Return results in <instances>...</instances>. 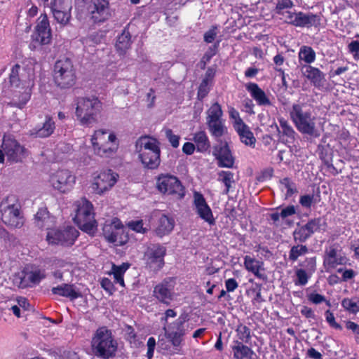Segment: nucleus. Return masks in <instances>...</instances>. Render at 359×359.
<instances>
[{"label":"nucleus","mask_w":359,"mask_h":359,"mask_svg":"<svg viewBox=\"0 0 359 359\" xmlns=\"http://www.w3.org/2000/svg\"><path fill=\"white\" fill-rule=\"evenodd\" d=\"M213 154L218 160V165L222 168H232L234 158L226 142H221L214 149Z\"/></svg>","instance_id":"obj_24"},{"label":"nucleus","mask_w":359,"mask_h":359,"mask_svg":"<svg viewBox=\"0 0 359 359\" xmlns=\"http://www.w3.org/2000/svg\"><path fill=\"white\" fill-rule=\"evenodd\" d=\"M36 27L35 40L41 44H49L52 35L49 21L46 15H41Z\"/></svg>","instance_id":"obj_25"},{"label":"nucleus","mask_w":359,"mask_h":359,"mask_svg":"<svg viewBox=\"0 0 359 359\" xmlns=\"http://www.w3.org/2000/svg\"><path fill=\"white\" fill-rule=\"evenodd\" d=\"M302 266L305 268L306 272L312 275L316 269V257L306 258L303 262Z\"/></svg>","instance_id":"obj_54"},{"label":"nucleus","mask_w":359,"mask_h":359,"mask_svg":"<svg viewBox=\"0 0 359 359\" xmlns=\"http://www.w3.org/2000/svg\"><path fill=\"white\" fill-rule=\"evenodd\" d=\"M128 226L137 233H144L148 231L147 227H144L142 220L132 221L129 222Z\"/></svg>","instance_id":"obj_58"},{"label":"nucleus","mask_w":359,"mask_h":359,"mask_svg":"<svg viewBox=\"0 0 359 359\" xmlns=\"http://www.w3.org/2000/svg\"><path fill=\"white\" fill-rule=\"evenodd\" d=\"M126 339L133 347H138L141 342L137 339L136 334L131 327H128L126 331Z\"/></svg>","instance_id":"obj_55"},{"label":"nucleus","mask_w":359,"mask_h":359,"mask_svg":"<svg viewBox=\"0 0 359 359\" xmlns=\"http://www.w3.org/2000/svg\"><path fill=\"white\" fill-rule=\"evenodd\" d=\"M211 86L212 85H210L205 82L202 81L198 88V97L200 100L204 98L208 94Z\"/></svg>","instance_id":"obj_60"},{"label":"nucleus","mask_w":359,"mask_h":359,"mask_svg":"<svg viewBox=\"0 0 359 359\" xmlns=\"http://www.w3.org/2000/svg\"><path fill=\"white\" fill-rule=\"evenodd\" d=\"M280 184L281 190L285 191L286 197H290L296 191L294 184L287 177L281 180Z\"/></svg>","instance_id":"obj_46"},{"label":"nucleus","mask_w":359,"mask_h":359,"mask_svg":"<svg viewBox=\"0 0 359 359\" xmlns=\"http://www.w3.org/2000/svg\"><path fill=\"white\" fill-rule=\"evenodd\" d=\"M51 291L54 294L65 297L72 300L81 297L80 292L76 290L72 285L69 284H62L57 287H53Z\"/></svg>","instance_id":"obj_33"},{"label":"nucleus","mask_w":359,"mask_h":359,"mask_svg":"<svg viewBox=\"0 0 359 359\" xmlns=\"http://www.w3.org/2000/svg\"><path fill=\"white\" fill-rule=\"evenodd\" d=\"M136 151L144 168L156 169L161 163V150L156 139L149 137H140L135 144Z\"/></svg>","instance_id":"obj_6"},{"label":"nucleus","mask_w":359,"mask_h":359,"mask_svg":"<svg viewBox=\"0 0 359 359\" xmlns=\"http://www.w3.org/2000/svg\"><path fill=\"white\" fill-rule=\"evenodd\" d=\"M0 149V163H4L5 157L10 163L22 162L29 155L28 150L21 144L11 133H6L3 137Z\"/></svg>","instance_id":"obj_9"},{"label":"nucleus","mask_w":359,"mask_h":359,"mask_svg":"<svg viewBox=\"0 0 359 359\" xmlns=\"http://www.w3.org/2000/svg\"><path fill=\"white\" fill-rule=\"evenodd\" d=\"M35 65L29 62L25 67L14 65L10 73V104L22 109L31 98L34 86Z\"/></svg>","instance_id":"obj_1"},{"label":"nucleus","mask_w":359,"mask_h":359,"mask_svg":"<svg viewBox=\"0 0 359 359\" xmlns=\"http://www.w3.org/2000/svg\"><path fill=\"white\" fill-rule=\"evenodd\" d=\"M79 236V231L72 226L63 229H51L47 232L46 240L49 244L72 245Z\"/></svg>","instance_id":"obj_17"},{"label":"nucleus","mask_w":359,"mask_h":359,"mask_svg":"<svg viewBox=\"0 0 359 359\" xmlns=\"http://www.w3.org/2000/svg\"><path fill=\"white\" fill-rule=\"evenodd\" d=\"M46 277V272L45 269L34 267L31 270L24 271L23 276L20 277L19 287L25 288L33 285H37Z\"/></svg>","instance_id":"obj_23"},{"label":"nucleus","mask_w":359,"mask_h":359,"mask_svg":"<svg viewBox=\"0 0 359 359\" xmlns=\"http://www.w3.org/2000/svg\"><path fill=\"white\" fill-rule=\"evenodd\" d=\"M348 51L353 55L355 59L359 58V40L352 41L348 45Z\"/></svg>","instance_id":"obj_59"},{"label":"nucleus","mask_w":359,"mask_h":359,"mask_svg":"<svg viewBox=\"0 0 359 359\" xmlns=\"http://www.w3.org/2000/svg\"><path fill=\"white\" fill-rule=\"evenodd\" d=\"M118 177L111 170L94 172L90 188L97 194H103L116 184Z\"/></svg>","instance_id":"obj_16"},{"label":"nucleus","mask_w":359,"mask_h":359,"mask_svg":"<svg viewBox=\"0 0 359 359\" xmlns=\"http://www.w3.org/2000/svg\"><path fill=\"white\" fill-rule=\"evenodd\" d=\"M130 264L128 263H123L121 265L117 266L112 264L111 270L109 274L114 276V283H118L122 287L125 286L123 275L126 271L129 269Z\"/></svg>","instance_id":"obj_38"},{"label":"nucleus","mask_w":359,"mask_h":359,"mask_svg":"<svg viewBox=\"0 0 359 359\" xmlns=\"http://www.w3.org/2000/svg\"><path fill=\"white\" fill-rule=\"evenodd\" d=\"M280 128H278L279 133L285 137V141L292 143L294 140L296 133L288 121L283 118L278 119Z\"/></svg>","instance_id":"obj_36"},{"label":"nucleus","mask_w":359,"mask_h":359,"mask_svg":"<svg viewBox=\"0 0 359 359\" xmlns=\"http://www.w3.org/2000/svg\"><path fill=\"white\" fill-rule=\"evenodd\" d=\"M76 215L74 220L79 228L90 235L97 230V222L95 219L93 206L86 198H81L74 203Z\"/></svg>","instance_id":"obj_8"},{"label":"nucleus","mask_w":359,"mask_h":359,"mask_svg":"<svg viewBox=\"0 0 359 359\" xmlns=\"http://www.w3.org/2000/svg\"><path fill=\"white\" fill-rule=\"evenodd\" d=\"M313 195L306 194L300 197L299 203L304 208H309L313 203Z\"/></svg>","instance_id":"obj_62"},{"label":"nucleus","mask_w":359,"mask_h":359,"mask_svg":"<svg viewBox=\"0 0 359 359\" xmlns=\"http://www.w3.org/2000/svg\"><path fill=\"white\" fill-rule=\"evenodd\" d=\"M163 330L166 337L177 348L182 346L183 337L189 332V325L184 317L180 316L175 321L164 325Z\"/></svg>","instance_id":"obj_15"},{"label":"nucleus","mask_w":359,"mask_h":359,"mask_svg":"<svg viewBox=\"0 0 359 359\" xmlns=\"http://www.w3.org/2000/svg\"><path fill=\"white\" fill-rule=\"evenodd\" d=\"M232 351L235 359L258 358L257 355L252 349L238 341H235V344L232 346Z\"/></svg>","instance_id":"obj_32"},{"label":"nucleus","mask_w":359,"mask_h":359,"mask_svg":"<svg viewBox=\"0 0 359 359\" xmlns=\"http://www.w3.org/2000/svg\"><path fill=\"white\" fill-rule=\"evenodd\" d=\"M55 222V217L50 215L46 208H40L35 215L34 223L40 229H46L48 231L53 229Z\"/></svg>","instance_id":"obj_31"},{"label":"nucleus","mask_w":359,"mask_h":359,"mask_svg":"<svg viewBox=\"0 0 359 359\" xmlns=\"http://www.w3.org/2000/svg\"><path fill=\"white\" fill-rule=\"evenodd\" d=\"M164 132L171 145L174 148H177L180 144V137L173 134L172 130L169 128L165 129Z\"/></svg>","instance_id":"obj_57"},{"label":"nucleus","mask_w":359,"mask_h":359,"mask_svg":"<svg viewBox=\"0 0 359 359\" xmlns=\"http://www.w3.org/2000/svg\"><path fill=\"white\" fill-rule=\"evenodd\" d=\"M174 226L175 220L172 217L161 215L157 220L154 231L156 236L162 238L170 233Z\"/></svg>","instance_id":"obj_30"},{"label":"nucleus","mask_w":359,"mask_h":359,"mask_svg":"<svg viewBox=\"0 0 359 359\" xmlns=\"http://www.w3.org/2000/svg\"><path fill=\"white\" fill-rule=\"evenodd\" d=\"M308 300L314 304H319L325 301V297L316 292H311L307 295Z\"/></svg>","instance_id":"obj_61"},{"label":"nucleus","mask_w":359,"mask_h":359,"mask_svg":"<svg viewBox=\"0 0 359 359\" xmlns=\"http://www.w3.org/2000/svg\"><path fill=\"white\" fill-rule=\"evenodd\" d=\"M193 210L199 218L212 226L215 224L212 209L203 195L198 191L193 193Z\"/></svg>","instance_id":"obj_20"},{"label":"nucleus","mask_w":359,"mask_h":359,"mask_svg":"<svg viewBox=\"0 0 359 359\" xmlns=\"http://www.w3.org/2000/svg\"><path fill=\"white\" fill-rule=\"evenodd\" d=\"M131 36L128 30L124 29L122 33L118 35L116 48L120 55H123L130 48L131 44Z\"/></svg>","instance_id":"obj_35"},{"label":"nucleus","mask_w":359,"mask_h":359,"mask_svg":"<svg viewBox=\"0 0 359 359\" xmlns=\"http://www.w3.org/2000/svg\"><path fill=\"white\" fill-rule=\"evenodd\" d=\"M345 327L347 330H351L354 334L359 335V325L351 321L346 320L344 322Z\"/></svg>","instance_id":"obj_64"},{"label":"nucleus","mask_w":359,"mask_h":359,"mask_svg":"<svg viewBox=\"0 0 359 359\" xmlns=\"http://www.w3.org/2000/svg\"><path fill=\"white\" fill-rule=\"evenodd\" d=\"M55 128V124L54 121L51 117L46 116L43 126L36 130L34 134L39 137H47L53 133Z\"/></svg>","instance_id":"obj_40"},{"label":"nucleus","mask_w":359,"mask_h":359,"mask_svg":"<svg viewBox=\"0 0 359 359\" xmlns=\"http://www.w3.org/2000/svg\"><path fill=\"white\" fill-rule=\"evenodd\" d=\"M102 104L94 96L81 97L76 100V116L80 124L91 127L98 123Z\"/></svg>","instance_id":"obj_4"},{"label":"nucleus","mask_w":359,"mask_h":359,"mask_svg":"<svg viewBox=\"0 0 359 359\" xmlns=\"http://www.w3.org/2000/svg\"><path fill=\"white\" fill-rule=\"evenodd\" d=\"M290 117L299 133L314 137L320 136L316 124L317 117L306 104H294L290 110Z\"/></svg>","instance_id":"obj_3"},{"label":"nucleus","mask_w":359,"mask_h":359,"mask_svg":"<svg viewBox=\"0 0 359 359\" xmlns=\"http://www.w3.org/2000/svg\"><path fill=\"white\" fill-rule=\"evenodd\" d=\"M88 11L95 22H102L111 16L109 0H91Z\"/></svg>","instance_id":"obj_22"},{"label":"nucleus","mask_w":359,"mask_h":359,"mask_svg":"<svg viewBox=\"0 0 359 359\" xmlns=\"http://www.w3.org/2000/svg\"><path fill=\"white\" fill-rule=\"evenodd\" d=\"M229 114L230 118L233 121V126L234 129L244 123L243 121L240 117L239 112L233 107H230L229 109Z\"/></svg>","instance_id":"obj_53"},{"label":"nucleus","mask_w":359,"mask_h":359,"mask_svg":"<svg viewBox=\"0 0 359 359\" xmlns=\"http://www.w3.org/2000/svg\"><path fill=\"white\" fill-rule=\"evenodd\" d=\"M166 248L159 244L149 246L144 252V260L146 266L153 271H159L164 266Z\"/></svg>","instance_id":"obj_19"},{"label":"nucleus","mask_w":359,"mask_h":359,"mask_svg":"<svg viewBox=\"0 0 359 359\" xmlns=\"http://www.w3.org/2000/svg\"><path fill=\"white\" fill-rule=\"evenodd\" d=\"M93 152L102 158H110L118 151L119 142L114 132L107 129L95 130L90 137Z\"/></svg>","instance_id":"obj_5"},{"label":"nucleus","mask_w":359,"mask_h":359,"mask_svg":"<svg viewBox=\"0 0 359 359\" xmlns=\"http://www.w3.org/2000/svg\"><path fill=\"white\" fill-rule=\"evenodd\" d=\"M147 356L148 359H151L154 355V349L156 347V340L154 337H149L147 341Z\"/></svg>","instance_id":"obj_63"},{"label":"nucleus","mask_w":359,"mask_h":359,"mask_svg":"<svg viewBox=\"0 0 359 359\" xmlns=\"http://www.w3.org/2000/svg\"><path fill=\"white\" fill-rule=\"evenodd\" d=\"M293 237L295 242L304 243L311 235L309 233L304 226L297 227L293 232Z\"/></svg>","instance_id":"obj_47"},{"label":"nucleus","mask_w":359,"mask_h":359,"mask_svg":"<svg viewBox=\"0 0 359 359\" xmlns=\"http://www.w3.org/2000/svg\"><path fill=\"white\" fill-rule=\"evenodd\" d=\"M276 14L282 16L280 19L285 22L295 27H305L317 25L319 23V17L313 13H304L303 12H292L288 9L294 6L292 0H275Z\"/></svg>","instance_id":"obj_2"},{"label":"nucleus","mask_w":359,"mask_h":359,"mask_svg":"<svg viewBox=\"0 0 359 359\" xmlns=\"http://www.w3.org/2000/svg\"><path fill=\"white\" fill-rule=\"evenodd\" d=\"M159 346L162 350L165 351L167 354H182V346H179L176 348L170 341L169 343L160 342Z\"/></svg>","instance_id":"obj_49"},{"label":"nucleus","mask_w":359,"mask_h":359,"mask_svg":"<svg viewBox=\"0 0 359 359\" xmlns=\"http://www.w3.org/2000/svg\"><path fill=\"white\" fill-rule=\"evenodd\" d=\"M245 88L259 106H270L271 102L265 92L255 83H248Z\"/></svg>","instance_id":"obj_29"},{"label":"nucleus","mask_w":359,"mask_h":359,"mask_svg":"<svg viewBox=\"0 0 359 359\" xmlns=\"http://www.w3.org/2000/svg\"><path fill=\"white\" fill-rule=\"evenodd\" d=\"M302 74L315 87L320 88L324 85L325 74L318 68L304 65L302 67Z\"/></svg>","instance_id":"obj_28"},{"label":"nucleus","mask_w":359,"mask_h":359,"mask_svg":"<svg viewBox=\"0 0 359 359\" xmlns=\"http://www.w3.org/2000/svg\"><path fill=\"white\" fill-rule=\"evenodd\" d=\"M308 252V248L306 245H294L291 248L290 253H289V259L291 261H296L299 257L302 256L306 254Z\"/></svg>","instance_id":"obj_45"},{"label":"nucleus","mask_w":359,"mask_h":359,"mask_svg":"<svg viewBox=\"0 0 359 359\" xmlns=\"http://www.w3.org/2000/svg\"><path fill=\"white\" fill-rule=\"evenodd\" d=\"M243 259L244 267L248 271L252 273L260 280L266 279V276L265 275V269L262 261L258 260L249 255L245 256Z\"/></svg>","instance_id":"obj_26"},{"label":"nucleus","mask_w":359,"mask_h":359,"mask_svg":"<svg viewBox=\"0 0 359 359\" xmlns=\"http://www.w3.org/2000/svg\"><path fill=\"white\" fill-rule=\"evenodd\" d=\"M45 6H48L55 20L60 24L67 25L71 18L72 4L71 0H42Z\"/></svg>","instance_id":"obj_18"},{"label":"nucleus","mask_w":359,"mask_h":359,"mask_svg":"<svg viewBox=\"0 0 359 359\" xmlns=\"http://www.w3.org/2000/svg\"><path fill=\"white\" fill-rule=\"evenodd\" d=\"M235 130L243 143L248 146L255 147L256 139L250 128L245 123L236 128Z\"/></svg>","instance_id":"obj_34"},{"label":"nucleus","mask_w":359,"mask_h":359,"mask_svg":"<svg viewBox=\"0 0 359 359\" xmlns=\"http://www.w3.org/2000/svg\"><path fill=\"white\" fill-rule=\"evenodd\" d=\"M95 355L103 359H109L116 355L118 343L111 330L105 327L98 328L91 341Z\"/></svg>","instance_id":"obj_7"},{"label":"nucleus","mask_w":359,"mask_h":359,"mask_svg":"<svg viewBox=\"0 0 359 359\" xmlns=\"http://www.w3.org/2000/svg\"><path fill=\"white\" fill-rule=\"evenodd\" d=\"M325 317L327 323L329 324V325L330 327H332L336 330H342V327L339 323H337L336 322L334 316L331 311L327 310L325 312Z\"/></svg>","instance_id":"obj_56"},{"label":"nucleus","mask_w":359,"mask_h":359,"mask_svg":"<svg viewBox=\"0 0 359 359\" xmlns=\"http://www.w3.org/2000/svg\"><path fill=\"white\" fill-rule=\"evenodd\" d=\"M53 78L55 83L60 88H69L74 84L76 71L70 59L62 58L55 62Z\"/></svg>","instance_id":"obj_11"},{"label":"nucleus","mask_w":359,"mask_h":359,"mask_svg":"<svg viewBox=\"0 0 359 359\" xmlns=\"http://www.w3.org/2000/svg\"><path fill=\"white\" fill-rule=\"evenodd\" d=\"M346 262V257L339 255L334 246H330L326 249L323 263L327 270L334 269L337 266L344 264Z\"/></svg>","instance_id":"obj_27"},{"label":"nucleus","mask_w":359,"mask_h":359,"mask_svg":"<svg viewBox=\"0 0 359 359\" xmlns=\"http://www.w3.org/2000/svg\"><path fill=\"white\" fill-rule=\"evenodd\" d=\"M219 180L224 184L225 193L227 194L233 182V174L230 171H221L219 173Z\"/></svg>","instance_id":"obj_48"},{"label":"nucleus","mask_w":359,"mask_h":359,"mask_svg":"<svg viewBox=\"0 0 359 359\" xmlns=\"http://www.w3.org/2000/svg\"><path fill=\"white\" fill-rule=\"evenodd\" d=\"M342 307L349 313L359 312V299L356 298H345L341 302Z\"/></svg>","instance_id":"obj_44"},{"label":"nucleus","mask_w":359,"mask_h":359,"mask_svg":"<svg viewBox=\"0 0 359 359\" xmlns=\"http://www.w3.org/2000/svg\"><path fill=\"white\" fill-rule=\"evenodd\" d=\"M103 38V35L102 33L94 32L85 39H83V43L86 44H99L101 43Z\"/></svg>","instance_id":"obj_52"},{"label":"nucleus","mask_w":359,"mask_h":359,"mask_svg":"<svg viewBox=\"0 0 359 359\" xmlns=\"http://www.w3.org/2000/svg\"><path fill=\"white\" fill-rule=\"evenodd\" d=\"M76 179V176L70 170L61 169L50 175L49 183L54 190L61 194H67L73 189Z\"/></svg>","instance_id":"obj_13"},{"label":"nucleus","mask_w":359,"mask_h":359,"mask_svg":"<svg viewBox=\"0 0 359 359\" xmlns=\"http://www.w3.org/2000/svg\"><path fill=\"white\" fill-rule=\"evenodd\" d=\"M296 276L297 281L295 282V284L305 285L311 275L306 272L304 269H298L296 271Z\"/></svg>","instance_id":"obj_51"},{"label":"nucleus","mask_w":359,"mask_h":359,"mask_svg":"<svg viewBox=\"0 0 359 359\" xmlns=\"http://www.w3.org/2000/svg\"><path fill=\"white\" fill-rule=\"evenodd\" d=\"M0 214L2 222L11 228H20L24 224L20 205L15 196H8L0 202Z\"/></svg>","instance_id":"obj_10"},{"label":"nucleus","mask_w":359,"mask_h":359,"mask_svg":"<svg viewBox=\"0 0 359 359\" xmlns=\"http://www.w3.org/2000/svg\"><path fill=\"white\" fill-rule=\"evenodd\" d=\"M103 234L105 238L116 245H123L128 241L121 222L116 217L107 219L103 226Z\"/></svg>","instance_id":"obj_14"},{"label":"nucleus","mask_w":359,"mask_h":359,"mask_svg":"<svg viewBox=\"0 0 359 359\" xmlns=\"http://www.w3.org/2000/svg\"><path fill=\"white\" fill-rule=\"evenodd\" d=\"M157 190L164 194L182 199L185 196V189L180 180L170 174H161L156 180Z\"/></svg>","instance_id":"obj_12"},{"label":"nucleus","mask_w":359,"mask_h":359,"mask_svg":"<svg viewBox=\"0 0 359 359\" xmlns=\"http://www.w3.org/2000/svg\"><path fill=\"white\" fill-rule=\"evenodd\" d=\"M153 296L161 303L169 305L175 297L172 280L165 279L157 284L154 287Z\"/></svg>","instance_id":"obj_21"},{"label":"nucleus","mask_w":359,"mask_h":359,"mask_svg":"<svg viewBox=\"0 0 359 359\" xmlns=\"http://www.w3.org/2000/svg\"><path fill=\"white\" fill-rule=\"evenodd\" d=\"M207 125L210 133L215 137H220L223 136L227 131L222 120L208 122L207 123Z\"/></svg>","instance_id":"obj_41"},{"label":"nucleus","mask_w":359,"mask_h":359,"mask_svg":"<svg viewBox=\"0 0 359 359\" xmlns=\"http://www.w3.org/2000/svg\"><path fill=\"white\" fill-rule=\"evenodd\" d=\"M206 123L212 121H222L223 111L220 104L217 102L214 103L207 111Z\"/></svg>","instance_id":"obj_42"},{"label":"nucleus","mask_w":359,"mask_h":359,"mask_svg":"<svg viewBox=\"0 0 359 359\" xmlns=\"http://www.w3.org/2000/svg\"><path fill=\"white\" fill-rule=\"evenodd\" d=\"M316 55L314 50L308 46H302L298 53V58L300 63L309 65L316 60Z\"/></svg>","instance_id":"obj_39"},{"label":"nucleus","mask_w":359,"mask_h":359,"mask_svg":"<svg viewBox=\"0 0 359 359\" xmlns=\"http://www.w3.org/2000/svg\"><path fill=\"white\" fill-rule=\"evenodd\" d=\"M321 219L315 218L308 222L304 226L309 233L311 236L314 232L317 231L320 226Z\"/></svg>","instance_id":"obj_50"},{"label":"nucleus","mask_w":359,"mask_h":359,"mask_svg":"<svg viewBox=\"0 0 359 359\" xmlns=\"http://www.w3.org/2000/svg\"><path fill=\"white\" fill-rule=\"evenodd\" d=\"M236 336L240 340L239 342L248 344L251 340V330L245 325L240 324L236 330Z\"/></svg>","instance_id":"obj_43"},{"label":"nucleus","mask_w":359,"mask_h":359,"mask_svg":"<svg viewBox=\"0 0 359 359\" xmlns=\"http://www.w3.org/2000/svg\"><path fill=\"white\" fill-rule=\"evenodd\" d=\"M192 140L197 147L198 151L204 152L210 147L208 137L205 131L196 133Z\"/></svg>","instance_id":"obj_37"}]
</instances>
